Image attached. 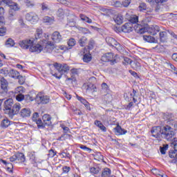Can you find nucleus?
<instances>
[{
	"mask_svg": "<svg viewBox=\"0 0 177 177\" xmlns=\"http://www.w3.org/2000/svg\"><path fill=\"white\" fill-rule=\"evenodd\" d=\"M17 80H19L18 82L20 84V85H23V84L26 82V77L20 75H19V76L17 77Z\"/></svg>",
	"mask_w": 177,
	"mask_h": 177,
	"instance_id": "nucleus-40",
	"label": "nucleus"
},
{
	"mask_svg": "<svg viewBox=\"0 0 177 177\" xmlns=\"http://www.w3.org/2000/svg\"><path fill=\"white\" fill-rule=\"evenodd\" d=\"M151 133L156 139H160V138H163L166 140H174L175 139V132L173 131L171 126L165 125L162 128L160 126L153 127Z\"/></svg>",
	"mask_w": 177,
	"mask_h": 177,
	"instance_id": "nucleus-2",
	"label": "nucleus"
},
{
	"mask_svg": "<svg viewBox=\"0 0 177 177\" xmlns=\"http://www.w3.org/2000/svg\"><path fill=\"white\" fill-rule=\"evenodd\" d=\"M50 98L49 96L44 95L42 93H39L35 97V101L37 104H48Z\"/></svg>",
	"mask_w": 177,
	"mask_h": 177,
	"instance_id": "nucleus-6",
	"label": "nucleus"
},
{
	"mask_svg": "<svg viewBox=\"0 0 177 177\" xmlns=\"http://www.w3.org/2000/svg\"><path fill=\"white\" fill-rule=\"evenodd\" d=\"M132 59H131V58L129 57H124V62H123V64H125L127 66V64H132Z\"/></svg>",
	"mask_w": 177,
	"mask_h": 177,
	"instance_id": "nucleus-48",
	"label": "nucleus"
},
{
	"mask_svg": "<svg viewBox=\"0 0 177 177\" xmlns=\"http://www.w3.org/2000/svg\"><path fill=\"white\" fill-rule=\"evenodd\" d=\"M0 82L1 88V90L0 91V95H1V96H8V81L5 77H1Z\"/></svg>",
	"mask_w": 177,
	"mask_h": 177,
	"instance_id": "nucleus-7",
	"label": "nucleus"
},
{
	"mask_svg": "<svg viewBox=\"0 0 177 177\" xmlns=\"http://www.w3.org/2000/svg\"><path fill=\"white\" fill-rule=\"evenodd\" d=\"M102 99L106 102V103H110L111 100H113V95H111L110 93H106L104 95H102Z\"/></svg>",
	"mask_w": 177,
	"mask_h": 177,
	"instance_id": "nucleus-27",
	"label": "nucleus"
},
{
	"mask_svg": "<svg viewBox=\"0 0 177 177\" xmlns=\"http://www.w3.org/2000/svg\"><path fill=\"white\" fill-rule=\"evenodd\" d=\"M105 41L109 46H113V48H115L117 50H120V49H121V44H120V43H118L114 38L108 37L106 38Z\"/></svg>",
	"mask_w": 177,
	"mask_h": 177,
	"instance_id": "nucleus-10",
	"label": "nucleus"
},
{
	"mask_svg": "<svg viewBox=\"0 0 177 177\" xmlns=\"http://www.w3.org/2000/svg\"><path fill=\"white\" fill-rule=\"evenodd\" d=\"M138 8L140 10V12H142V11L146 10V9H147V6L146 5L145 3H141L140 4Z\"/></svg>",
	"mask_w": 177,
	"mask_h": 177,
	"instance_id": "nucleus-47",
	"label": "nucleus"
},
{
	"mask_svg": "<svg viewBox=\"0 0 177 177\" xmlns=\"http://www.w3.org/2000/svg\"><path fill=\"white\" fill-rule=\"evenodd\" d=\"M24 92V87L23 86H18L17 88H15V93L21 94Z\"/></svg>",
	"mask_w": 177,
	"mask_h": 177,
	"instance_id": "nucleus-46",
	"label": "nucleus"
},
{
	"mask_svg": "<svg viewBox=\"0 0 177 177\" xmlns=\"http://www.w3.org/2000/svg\"><path fill=\"white\" fill-rule=\"evenodd\" d=\"M68 46H69V49H71V48H73V46H75V44H76V41H75V39L74 38H71L68 42Z\"/></svg>",
	"mask_w": 177,
	"mask_h": 177,
	"instance_id": "nucleus-34",
	"label": "nucleus"
},
{
	"mask_svg": "<svg viewBox=\"0 0 177 177\" xmlns=\"http://www.w3.org/2000/svg\"><path fill=\"white\" fill-rule=\"evenodd\" d=\"M115 135H125L127 133V130L122 129L120 125H118L114 128Z\"/></svg>",
	"mask_w": 177,
	"mask_h": 177,
	"instance_id": "nucleus-17",
	"label": "nucleus"
},
{
	"mask_svg": "<svg viewBox=\"0 0 177 177\" xmlns=\"http://www.w3.org/2000/svg\"><path fill=\"white\" fill-rule=\"evenodd\" d=\"M77 99L84 105L86 104V103H88V101H86V100L84 99L82 97H77Z\"/></svg>",
	"mask_w": 177,
	"mask_h": 177,
	"instance_id": "nucleus-61",
	"label": "nucleus"
},
{
	"mask_svg": "<svg viewBox=\"0 0 177 177\" xmlns=\"http://www.w3.org/2000/svg\"><path fill=\"white\" fill-rule=\"evenodd\" d=\"M94 46H95V40L90 39V41L88 42V49H89L90 50H92V49H93Z\"/></svg>",
	"mask_w": 177,
	"mask_h": 177,
	"instance_id": "nucleus-45",
	"label": "nucleus"
},
{
	"mask_svg": "<svg viewBox=\"0 0 177 177\" xmlns=\"http://www.w3.org/2000/svg\"><path fill=\"white\" fill-rule=\"evenodd\" d=\"M15 103L13 102V99H8L6 100L3 105V110L5 112L6 114H9L10 112V110H12V107H13V105Z\"/></svg>",
	"mask_w": 177,
	"mask_h": 177,
	"instance_id": "nucleus-8",
	"label": "nucleus"
},
{
	"mask_svg": "<svg viewBox=\"0 0 177 177\" xmlns=\"http://www.w3.org/2000/svg\"><path fill=\"white\" fill-rule=\"evenodd\" d=\"M24 100L26 103H30V102H32L34 100V98L29 94H27L24 95Z\"/></svg>",
	"mask_w": 177,
	"mask_h": 177,
	"instance_id": "nucleus-42",
	"label": "nucleus"
},
{
	"mask_svg": "<svg viewBox=\"0 0 177 177\" xmlns=\"http://www.w3.org/2000/svg\"><path fill=\"white\" fill-rule=\"evenodd\" d=\"M138 32L139 34H145V32H149L151 35H156L157 32H160V28L158 26H156L154 29L149 28H146L145 27H141L140 25H138Z\"/></svg>",
	"mask_w": 177,
	"mask_h": 177,
	"instance_id": "nucleus-5",
	"label": "nucleus"
},
{
	"mask_svg": "<svg viewBox=\"0 0 177 177\" xmlns=\"http://www.w3.org/2000/svg\"><path fill=\"white\" fill-rule=\"evenodd\" d=\"M16 100H17L18 102H21V100H24V95H23V94H18V95L16 96Z\"/></svg>",
	"mask_w": 177,
	"mask_h": 177,
	"instance_id": "nucleus-53",
	"label": "nucleus"
},
{
	"mask_svg": "<svg viewBox=\"0 0 177 177\" xmlns=\"http://www.w3.org/2000/svg\"><path fill=\"white\" fill-rule=\"evenodd\" d=\"M57 16L58 17H60L61 19H63V17H64V10H63L62 8L58 9V10L57 11Z\"/></svg>",
	"mask_w": 177,
	"mask_h": 177,
	"instance_id": "nucleus-38",
	"label": "nucleus"
},
{
	"mask_svg": "<svg viewBox=\"0 0 177 177\" xmlns=\"http://www.w3.org/2000/svg\"><path fill=\"white\" fill-rule=\"evenodd\" d=\"M41 37H42V29L37 28L36 30V34H35V39H38L39 38H41Z\"/></svg>",
	"mask_w": 177,
	"mask_h": 177,
	"instance_id": "nucleus-41",
	"label": "nucleus"
},
{
	"mask_svg": "<svg viewBox=\"0 0 177 177\" xmlns=\"http://www.w3.org/2000/svg\"><path fill=\"white\" fill-rule=\"evenodd\" d=\"M52 39L54 42H60L62 39V35L58 31H55L52 34Z\"/></svg>",
	"mask_w": 177,
	"mask_h": 177,
	"instance_id": "nucleus-15",
	"label": "nucleus"
},
{
	"mask_svg": "<svg viewBox=\"0 0 177 177\" xmlns=\"http://www.w3.org/2000/svg\"><path fill=\"white\" fill-rule=\"evenodd\" d=\"M159 39H160V42H162V44L167 42V41H168V37H167V32H165V31L160 32Z\"/></svg>",
	"mask_w": 177,
	"mask_h": 177,
	"instance_id": "nucleus-18",
	"label": "nucleus"
},
{
	"mask_svg": "<svg viewBox=\"0 0 177 177\" xmlns=\"http://www.w3.org/2000/svg\"><path fill=\"white\" fill-rule=\"evenodd\" d=\"M17 160L20 161V162H24L26 161V156L23 153H15Z\"/></svg>",
	"mask_w": 177,
	"mask_h": 177,
	"instance_id": "nucleus-25",
	"label": "nucleus"
},
{
	"mask_svg": "<svg viewBox=\"0 0 177 177\" xmlns=\"http://www.w3.org/2000/svg\"><path fill=\"white\" fill-rule=\"evenodd\" d=\"M169 156L170 158H177V151L171 150L169 152Z\"/></svg>",
	"mask_w": 177,
	"mask_h": 177,
	"instance_id": "nucleus-43",
	"label": "nucleus"
},
{
	"mask_svg": "<svg viewBox=\"0 0 177 177\" xmlns=\"http://www.w3.org/2000/svg\"><path fill=\"white\" fill-rule=\"evenodd\" d=\"M3 3L10 7L8 19L10 20H15V15H16V11L19 10L17 3L13 2L12 0H2L1 1H0V5H3Z\"/></svg>",
	"mask_w": 177,
	"mask_h": 177,
	"instance_id": "nucleus-4",
	"label": "nucleus"
},
{
	"mask_svg": "<svg viewBox=\"0 0 177 177\" xmlns=\"http://www.w3.org/2000/svg\"><path fill=\"white\" fill-rule=\"evenodd\" d=\"M82 59H83V62H84V63H89V62H91V60H92V56L91 55V54L86 53L84 55Z\"/></svg>",
	"mask_w": 177,
	"mask_h": 177,
	"instance_id": "nucleus-31",
	"label": "nucleus"
},
{
	"mask_svg": "<svg viewBox=\"0 0 177 177\" xmlns=\"http://www.w3.org/2000/svg\"><path fill=\"white\" fill-rule=\"evenodd\" d=\"M19 114L23 118L30 117V115H31V110L28 108H24L21 110Z\"/></svg>",
	"mask_w": 177,
	"mask_h": 177,
	"instance_id": "nucleus-14",
	"label": "nucleus"
},
{
	"mask_svg": "<svg viewBox=\"0 0 177 177\" xmlns=\"http://www.w3.org/2000/svg\"><path fill=\"white\" fill-rule=\"evenodd\" d=\"M55 156H56V151H55L53 149H50L48 153V157L53 158Z\"/></svg>",
	"mask_w": 177,
	"mask_h": 177,
	"instance_id": "nucleus-56",
	"label": "nucleus"
},
{
	"mask_svg": "<svg viewBox=\"0 0 177 177\" xmlns=\"http://www.w3.org/2000/svg\"><path fill=\"white\" fill-rule=\"evenodd\" d=\"M71 169L70 168V167H67V166H65L62 168V170H63V174H68V172H70V170Z\"/></svg>",
	"mask_w": 177,
	"mask_h": 177,
	"instance_id": "nucleus-60",
	"label": "nucleus"
},
{
	"mask_svg": "<svg viewBox=\"0 0 177 177\" xmlns=\"http://www.w3.org/2000/svg\"><path fill=\"white\" fill-rule=\"evenodd\" d=\"M102 62H111L113 64L115 63H117V61L115 59H114V53H105L104 55L102 56L101 57Z\"/></svg>",
	"mask_w": 177,
	"mask_h": 177,
	"instance_id": "nucleus-11",
	"label": "nucleus"
},
{
	"mask_svg": "<svg viewBox=\"0 0 177 177\" xmlns=\"http://www.w3.org/2000/svg\"><path fill=\"white\" fill-rule=\"evenodd\" d=\"M165 117L167 118V120H169V121H171L172 117H174V115H172V113H166Z\"/></svg>",
	"mask_w": 177,
	"mask_h": 177,
	"instance_id": "nucleus-64",
	"label": "nucleus"
},
{
	"mask_svg": "<svg viewBox=\"0 0 177 177\" xmlns=\"http://www.w3.org/2000/svg\"><path fill=\"white\" fill-rule=\"evenodd\" d=\"M12 122L9 120L8 118H4L1 122V127L3 129H6L10 125H12Z\"/></svg>",
	"mask_w": 177,
	"mask_h": 177,
	"instance_id": "nucleus-13",
	"label": "nucleus"
},
{
	"mask_svg": "<svg viewBox=\"0 0 177 177\" xmlns=\"http://www.w3.org/2000/svg\"><path fill=\"white\" fill-rule=\"evenodd\" d=\"M42 120L46 127H49V125L52 124V122L50 121L51 120L50 115L48 114H44L42 117Z\"/></svg>",
	"mask_w": 177,
	"mask_h": 177,
	"instance_id": "nucleus-16",
	"label": "nucleus"
},
{
	"mask_svg": "<svg viewBox=\"0 0 177 177\" xmlns=\"http://www.w3.org/2000/svg\"><path fill=\"white\" fill-rule=\"evenodd\" d=\"M80 17L82 21H85L86 23H88V24H91L92 23V19H89V17L81 14L80 15Z\"/></svg>",
	"mask_w": 177,
	"mask_h": 177,
	"instance_id": "nucleus-32",
	"label": "nucleus"
},
{
	"mask_svg": "<svg viewBox=\"0 0 177 177\" xmlns=\"http://www.w3.org/2000/svg\"><path fill=\"white\" fill-rule=\"evenodd\" d=\"M113 6H115V8H121V6H122V3H121V2L117 1L114 3Z\"/></svg>",
	"mask_w": 177,
	"mask_h": 177,
	"instance_id": "nucleus-63",
	"label": "nucleus"
},
{
	"mask_svg": "<svg viewBox=\"0 0 177 177\" xmlns=\"http://www.w3.org/2000/svg\"><path fill=\"white\" fill-rule=\"evenodd\" d=\"M132 30L133 28H132V26H131V24L127 23L122 26V31L123 32H126V33L132 32Z\"/></svg>",
	"mask_w": 177,
	"mask_h": 177,
	"instance_id": "nucleus-20",
	"label": "nucleus"
},
{
	"mask_svg": "<svg viewBox=\"0 0 177 177\" xmlns=\"http://www.w3.org/2000/svg\"><path fill=\"white\" fill-rule=\"evenodd\" d=\"M143 39L146 42H149V44H157V39L151 35H144Z\"/></svg>",
	"mask_w": 177,
	"mask_h": 177,
	"instance_id": "nucleus-19",
	"label": "nucleus"
},
{
	"mask_svg": "<svg viewBox=\"0 0 177 177\" xmlns=\"http://www.w3.org/2000/svg\"><path fill=\"white\" fill-rule=\"evenodd\" d=\"M53 66L58 73L51 71L50 74H52L53 77H55V78H57V80H60L64 74L70 71V67L67 64H59L55 62L53 64Z\"/></svg>",
	"mask_w": 177,
	"mask_h": 177,
	"instance_id": "nucleus-3",
	"label": "nucleus"
},
{
	"mask_svg": "<svg viewBox=\"0 0 177 177\" xmlns=\"http://www.w3.org/2000/svg\"><path fill=\"white\" fill-rule=\"evenodd\" d=\"M43 21L44 23H47L48 24H53V21H55V19H53V17L46 16L44 17Z\"/></svg>",
	"mask_w": 177,
	"mask_h": 177,
	"instance_id": "nucleus-29",
	"label": "nucleus"
},
{
	"mask_svg": "<svg viewBox=\"0 0 177 177\" xmlns=\"http://www.w3.org/2000/svg\"><path fill=\"white\" fill-rule=\"evenodd\" d=\"M6 34V28H0V37H3Z\"/></svg>",
	"mask_w": 177,
	"mask_h": 177,
	"instance_id": "nucleus-52",
	"label": "nucleus"
},
{
	"mask_svg": "<svg viewBox=\"0 0 177 177\" xmlns=\"http://www.w3.org/2000/svg\"><path fill=\"white\" fill-rule=\"evenodd\" d=\"M8 75L11 78H14L15 80H17V77H19V75H20V73H19V71H17L16 70L12 69L8 73Z\"/></svg>",
	"mask_w": 177,
	"mask_h": 177,
	"instance_id": "nucleus-21",
	"label": "nucleus"
},
{
	"mask_svg": "<svg viewBox=\"0 0 177 177\" xmlns=\"http://www.w3.org/2000/svg\"><path fill=\"white\" fill-rule=\"evenodd\" d=\"M99 9L100 12H103V13H109L110 12V10L106 8V7L100 6Z\"/></svg>",
	"mask_w": 177,
	"mask_h": 177,
	"instance_id": "nucleus-51",
	"label": "nucleus"
},
{
	"mask_svg": "<svg viewBox=\"0 0 177 177\" xmlns=\"http://www.w3.org/2000/svg\"><path fill=\"white\" fill-rule=\"evenodd\" d=\"M16 43H15V40H13V39L12 38H8L6 43L5 45L6 46H7V48H12L13 46H15Z\"/></svg>",
	"mask_w": 177,
	"mask_h": 177,
	"instance_id": "nucleus-26",
	"label": "nucleus"
},
{
	"mask_svg": "<svg viewBox=\"0 0 177 177\" xmlns=\"http://www.w3.org/2000/svg\"><path fill=\"white\" fill-rule=\"evenodd\" d=\"M88 41V39L86 38V37H82L80 39H79V44L80 45V46H84L85 44H86Z\"/></svg>",
	"mask_w": 177,
	"mask_h": 177,
	"instance_id": "nucleus-35",
	"label": "nucleus"
},
{
	"mask_svg": "<svg viewBox=\"0 0 177 177\" xmlns=\"http://www.w3.org/2000/svg\"><path fill=\"white\" fill-rule=\"evenodd\" d=\"M161 154H165V151L168 150V145H163L162 147H160Z\"/></svg>",
	"mask_w": 177,
	"mask_h": 177,
	"instance_id": "nucleus-44",
	"label": "nucleus"
},
{
	"mask_svg": "<svg viewBox=\"0 0 177 177\" xmlns=\"http://www.w3.org/2000/svg\"><path fill=\"white\" fill-rule=\"evenodd\" d=\"M90 172L91 174H94L95 175H97V174H99V172H100V168H99V167H91V168H90Z\"/></svg>",
	"mask_w": 177,
	"mask_h": 177,
	"instance_id": "nucleus-39",
	"label": "nucleus"
},
{
	"mask_svg": "<svg viewBox=\"0 0 177 177\" xmlns=\"http://www.w3.org/2000/svg\"><path fill=\"white\" fill-rule=\"evenodd\" d=\"M129 21H130V23H131V24H136L139 21V17L134 15L131 17Z\"/></svg>",
	"mask_w": 177,
	"mask_h": 177,
	"instance_id": "nucleus-36",
	"label": "nucleus"
},
{
	"mask_svg": "<svg viewBox=\"0 0 177 177\" xmlns=\"http://www.w3.org/2000/svg\"><path fill=\"white\" fill-rule=\"evenodd\" d=\"M132 107H133V102H131L129 103V104L125 105L124 109L126 110H131V109H132Z\"/></svg>",
	"mask_w": 177,
	"mask_h": 177,
	"instance_id": "nucleus-59",
	"label": "nucleus"
},
{
	"mask_svg": "<svg viewBox=\"0 0 177 177\" xmlns=\"http://www.w3.org/2000/svg\"><path fill=\"white\" fill-rule=\"evenodd\" d=\"M131 68L133 70H136V71H139L140 70L142 66L140 65V63H139L138 61H133L131 63Z\"/></svg>",
	"mask_w": 177,
	"mask_h": 177,
	"instance_id": "nucleus-24",
	"label": "nucleus"
},
{
	"mask_svg": "<svg viewBox=\"0 0 177 177\" xmlns=\"http://www.w3.org/2000/svg\"><path fill=\"white\" fill-rule=\"evenodd\" d=\"M59 156H62V158H68L69 160L71 159V155H70V153L66 152L64 151L59 153Z\"/></svg>",
	"mask_w": 177,
	"mask_h": 177,
	"instance_id": "nucleus-37",
	"label": "nucleus"
},
{
	"mask_svg": "<svg viewBox=\"0 0 177 177\" xmlns=\"http://www.w3.org/2000/svg\"><path fill=\"white\" fill-rule=\"evenodd\" d=\"M94 124L95 125H96V127L100 128V129H101L102 132H106L107 131V129L106 128V127H104V125H103V123H102V122H100V120H95L94 122Z\"/></svg>",
	"mask_w": 177,
	"mask_h": 177,
	"instance_id": "nucleus-22",
	"label": "nucleus"
},
{
	"mask_svg": "<svg viewBox=\"0 0 177 177\" xmlns=\"http://www.w3.org/2000/svg\"><path fill=\"white\" fill-rule=\"evenodd\" d=\"M167 32H168L169 34L171 35V36L174 39H177V35H176V34H175V32H174V31L169 30H167Z\"/></svg>",
	"mask_w": 177,
	"mask_h": 177,
	"instance_id": "nucleus-58",
	"label": "nucleus"
},
{
	"mask_svg": "<svg viewBox=\"0 0 177 177\" xmlns=\"http://www.w3.org/2000/svg\"><path fill=\"white\" fill-rule=\"evenodd\" d=\"M20 109H21V105L19 103L14 104L12 105V107L11 108V110L8 113V115L10 118H13L15 115H17L19 113H20Z\"/></svg>",
	"mask_w": 177,
	"mask_h": 177,
	"instance_id": "nucleus-9",
	"label": "nucleus"
},
{
	"mask_svg": "<svg viewBox=\"0 0 177 177\" xmlns=\"http://www.w3.org/2000/svg\"><path fill=\"white\" fill-rule=\"evenodd\" d=\"M115 22L118 24L119 26L121 25L122 21H124V17L121 15H118L115 19H114Z\"/></svg>",
	"mask_w": 177,
	"mask_h": 177,
	"instance_id": "nucleus-33",
	"label": "nucleus"
},
{
	"mask_svg": "<svg viewBox=\"0 0 177 177\" xmlns=\"http://www.w3.org/2000/svg\"><path fill=\"white\" fill-rule=\"evenodd\" d=\"M130 3H131V0H124L122 3V6H124V8H128Z\"/></svg>",
	"mask_w": 177,
	"mask_h": 177,
	"instance_id": "nucleus-55",
	"label": "nucleus"
},
{
	"mask_svg": "<svg viewBox=\"0 0 177 177\" xmlns=\"http://www.w3.org/2000/svg\"><path fill=\"white\" fill-rule=\"evenodd\" d=\"M19 45L22 49H29L30 52H35V53H41L42 50L44 53H52L55 49V44L53 43L48 41L44 48L42 45L35 44V40L32 38L20 41Z\"/></svg>",
	"mask_w": 177,
	"mask_h": 177,
	"instance_id": "nucleus-1",
	"label": "nucleus"
},
{
	"mask_svg": "<svg viewBox=\"0 0 177 177\" xmlns=\"http://www.w3.org/2000/svg\"><path fill=\"white\" fill-rule=\"evenodd\" d=\"M39 118V113L35 112L32 116V120L35 122Z\"/></svg>",
	"mask_w": 177,
	"mask_h": 177,
	"instance_id": "nucleus-49",
	"label": "nucleus"
},
{
	"mask_svg": "<svg viewBox=\"0 0 177 177\" xmlns=\"http://www.w3.org/2000/svg\"><path fill=\"white\" fill-rule=\"evenodd\" d=\"M57 2H59V3H62V5H68L70 2H71V0H57Z\"/></svg>",
	"mask_w": 177,
	"mask_h": 177,
	"instance_id": "nucleus-54",
	"label": "nucleus"
},
{
	"mask_svg": "<svg viewBox=\"0 0 177 177\" xmlns=\"http://www.w3.org/2000/svg\"><path fill=\"white\" fill-rule=\"evenodd\" d=\"M26 19L28 20V21H30V23H37V21L39 20L38 15L34 12L26 14Z\"/></svg>",
	"mask_w": 177,
	"mask_h": 177,
	"instance_id": "nucleus-12",
	"label": "nucleus"
},
{
	"mask_svg": "<svg viewBox=\"0 0 177 177\" xmlns=\"http://www.w3.org/2000/svg\"><path fill=\"white\" fill-rule=\"evenodd\" d=\"M111 174V170L109 168H105L102 172V177H109Z\"/></svg>",
	"mask_w": 177,
	"mask_h": 177,
	"instance_id": "nucleus-30",
	"label": "nucleus"
},
{
	"mask_svg": "<svg viewBox=\"0 0 177 177\" xmlns=\"http://www.w3.org/2000/svg\"><path fill=\"white\" fill-rule=\"evenodd\" d=\"M29 157L30 160H32L33 161L35 160V152L32 151L29 153Z\"/></svg>",
	"mask_w": 177,
	"mask_h": 177,
	"instance_id": "nucleus-62",
	"label": "nucleus"
},
{
	"mask_svg": "<svg viewBox=\"0 0 177 177\" xmlns=\"http://www.w3.org/2000/svg\"><path fill=\"white\" fill-rule=\"evenodd\" d=\"M37 125V128L39 129H44V128H45L46 124L44 123V121H42V120H41V118H39L38 120H37L35 121Z\"/></svg>",
	"mask_w": 177,
	"mask_h": 177,
	"instance_id": "nucleus-28",
	"label": "nucleus"
},
{
	"mask_svg": "<svg viewBox=\"0 0 177 177\" xmlns=\"http://www.w3.org/2000/svg\"><path fill=\"white\" fill-rule=\"evenodd\" d=\"M80 149H82V150H84V151H88V153H91V151H92V149L91 148H88L85 145H81Z\"/></svg>",
	"mask_w": 177,
	"mask_h": 177,
	"instance_id": "nucleus-57",
	"label": "nucleus"
},
{
	"mask_svg": "<svg viewBox=\"0 0 177 177\" xmlns=\"http://www.w3.org/2000/svg\"><path fill=\"white\" fill-rule=\"evenodd\" d=\"M5 13V10L3 8L0 7V21H3V15Z\"/></svg>",
	"mask_w": 177,
	"mask_h": 177,
	"instance_id": "nucleus-50",
	"label": "nucleus"
},
{
	"mask_svg": "<svg viewBox=\"0 0 177 177\" xmlns=\"http://www.w3.org/2000/svg\"><path fill=\"white\" fill-rule=\"evenodd\" d=\"M168 125L169 127H171L172 128V131L173 132H174V131H177V122L174 120H170L168 122Z\"/></svg>",
	"mask_w": 177,
	"mask_h": 177,
	"instance_id": "nucleus-23",
	"label": "nucleus"
}]
</instances>
